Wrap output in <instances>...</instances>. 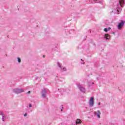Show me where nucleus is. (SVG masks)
I'll list each match as a JSON object with an SVG mask.
<instances>
[{"mask_svg": "<svg viewBox=\"0 0 125 125\" xmlns=\"http://www.w3.org/2000/svg\"><path fill=\"white\" fill-rule=\"evenodd\" d=\"M104 39H105V40H109L110 36H109V35H108V34H105L104 35Z\"/></svg>", "mask_w": 125, "mask_h": 125, "instance_id": "9d476101", "label": "nucleus"}, {"mask_svg": "<svg viewBox=\"0 0 125 125\" xmlns=\"http://www.w3.org/2000/svg\"><path fill=\"white\" fill-rule=\"evenodd\" d=\"M77 87H78L81 92H85V88L83 87L80 84H77Z\"/></svg>", "mask_w": 125, "mask_h": 125, "instance_id": "20e7f679", "label": "nucleus"}, {"mask_svg": "<svg viewBox=\"0 0 125 125\" xmlns=\"http://www.w3.org/2000/svg\"><path fill=\"white\" fill-rule=\"evenodd\" d=\"M125 23V21L122 20L121 21V22H119L117 25V28L118 30H121L123 28V27H124Z\"/></svg>", "mask_w": 125, "mask_h": 125, "instance_id": "f257e3e1", "label": "nucleus"}, {"mask_svg": "<svg viewBox=\"0 0 125 125\" xmlns=\"http://www.w3.org/2000/svg\"><path fill=\"white\" fill-rule=\"evenodd\" d=\"M92 83V84H93L94 83Z\"/></svg>", "mask_w": 125, "mask_h": 125, "instance_id": "5701e85b", "label": "nucleus"}, {"mask_svg": "<svg viewBox=\"0 0 125 125\" xmlns=\"http://www.w3.org/2000/svg\"><path fill=\"white\" fill-rule=\"evenodd\" d=\"M46 93H47V92H46V90L45 89L42 90V97L43 98H46Z\"/></svg>", "mask_w": 125, "mask_h": 125, "instance_id": "423d86ee", "label": "nucleus"}, {"mask_svg": "<svg viewBox=\"0 0 125 125\" xmlns=\"http://www.w3.org/2000/svg\"><path fill=\"white\" fill-rule=\"evenodd\" d=\"M125 3V0H119V4L120 6L123 7V4Z\"/></svg>", "mask_w": 125, "mask_h": 125, "instance_id": "6e6552de", "label": "nucleus"}, {"mask_svg": "<svg viewBox=\"0 0 125 125\" xmlns=\"http://www.w3.org/2000/svg\"><path fill=\"white\" fill-rule=\"evenodd\" d=\"M79 124H82V120L77 119L76 121H75V125H79Z\"/></svg>", "mask_w": 125, "mask_h": 125, "instance_id": "1a4fd4ad", "label": "nucleus"}, {"mask_svg": "<svg viewBox=\"0 0 125 125\" xmlns=\"http://www.w3.org/2000/svg\"><path fill=\"white\" fill-rule=\"evenodd\" d=\"M94 115H96V116H97V117H98V118L99 119H100V115L101 114V113H100V111L99 110L97 111V112H95L94 113Z\"/></svg>", "mask_w": 125, "mask_h": 125, "instance_id": "0eeeda50", "label": "nucleus"}, {"mask_svg": "<svg viewBox=\"0 0 125 125\" xmlns=\"http://www.w3.org/2000/svg\"><path fill=\"white\" fill-rule=\"evenodd\" d=\"M32 104H29V108H32Z\"/></svg>", "mask_w": 125, "mask_h": 125, "instance_id": "f3484780", "label": "nucleus"}, {"mask_svg": "<svg viewBox=\"0 0 125 125\" xmlns=\"http://www.w3.org/2000/svg\"><path fill=\"white\" fill-rule=\"evenodd\" d=\"M18 62H19V63H20V62H21V59H20V58H18Z\"/></svg>", "mask_w": 125, "mask_h": 125, "instance_id": "4468645a", "label": "nucleus"}, {"mask_svg": "<svg viewBox=\"0 0 125 125\" xmlns=\"http://www.w3.org/2000/svg\"><path fill=\"white\" fill-rule=\"evenodd\" d=\"M28 112H32V110H28Z\"/></svg>", "mask_w": 125, "mask_h": 125, "instance_id": "aec40b11", "label": "nucleus"}, {"mask_svg": "<svg viewBox=\"0 0 125 125\" xmlns=\"http://www.w3.org/2000/svg\"><path fill=\"white\" fill-rule=\"evenodd\" d=\"M89 107H93L94 105V101H93V97H91L89 101Z\"/></svg>", "mask_w": 125, "mask_h": 125, "instance_id": "39448f33", "label": "nucleus"}, {"mask_svg": "<svg viewBox=\"0 0 125 125\" xmlns=\"http://www.w3.org/2000/svg\"><path fill=\"white\" fill-rule=\"evenodd\" d=\"M81 61H83V60H82V59H81Z\"/></svg>", "mask_w": 125, "mask_h": 125, "instance_id": "393cba45", "label": "nucleus"}, {"mask_svg": "<svg viewBox=\"0 0 125 125\" xmlns=\"http://www.w3.org/2000/svg\"><path fill=\"white\" fill-rule=\"evenodd\" d=\"M14 92L16 93L17 94H19V93H22V92H24V89L22 88L21 89H14L13 90Z\"/></svg>", "mask_w": 125, "mask_h": 125, "instance_id": "7ed1b4c3", "label": "nucleus"}, {"mask_svg": "<svg viewBox=\"0 0 125 125\" xmlns=\"http://www.w3.org/2000/svg\"><path fill=\"white\" fill-rule=\"evenodd\" d=\"M0 115L2 116V120L3 122L5 121V119H4V115H3V113L2 112L0 113Z\"/></svg>", "mask_w": 125, "mask_h": 125, "instance_id": "9b49d317", "label": "nucleus"}, {"mask_svg": "<svg viewBox=\"0 0 125 125\" xmlns=\"http://www.w3.org/2000/svg\"><path fill=\"white\" fill-rule=\"evenodd\" d=\"M110 30V27H108V28H104V32H108V31H109Z\"/></svg>", "mask_w": 125, "mask_h": 125, "instance_id": "ddd939ff", "label": "nucleus"}, {"mask_svg": "<svg viewBox=\"0 0 125 125\" xmlns=\"http://www.w3.org/2000/svg\"><path fill=\"white\" fill-rule=\"evenodd\" d=\"M90 1L92 2V3H96L98 1V0H91Z\"/></svg>", "mask_w": 125, "mask_h": 125, "instance_id": "f8f14e48", "label": "nucleus"}, {"mask_svg": "<svg viewBox=\"0 0 125 125\" xmlns=\"http://www.w3.org/2000/svg\"><path fill=\"white\" fill-rule=\"evenodd\" d=\"M27 93L28 94H29V93H31V91H29Z\"/></svg>", "mask_w": 125, "mask_h": 125, "instance_id": "6ab92c4d", "label": "nucleus"}, {"mask_svg": "<svg viewBox=\"0 0 125 125\" xmlns=\"http://www.w3.org/2000/svg\"><path fill=\"white\" fill-rule=\"evenodd\" d=\"M113 34H114V35H115V33L114 32H113Z\"/></svg>", "mask_w": 125, "mask_h": 125, "instance_id": "b1692460", "label": "nucleus"}, {"mask_svg": "<svg viewBox=\"0 0 125 125\" xmlns=\"http://www.w3.org/2000/svg\"><path fill=\"white\" fill-rule=\"evenodd\" d=\"M120 10H121V9H117V12H120Z\"/></svg>", "mask_w": 125, "mask_h": 125, "instance_id": "2eb2a0df", "label": "nucleus"}, {"mask_svg": "<svg viewBox=\"0 0 125 125\" xmlns=\"http://www.w3.org/2000/svg\"><path fill=\"white\" fill-rule=\"evenodd\" d=\"M82 64H84V62H82Z\"/></svg>", "mask_w": 125, "mask_h": 125, "instance_id": "4be33fe9", "label": "nucleus"}, {"mask_svg": "<svg viewBox=\"0 0 125 125\" xmlns=\"http://www.w3.org/2000/svg\"><path fill=\"white\" fill-rule=\"evenodd\" d=\"M57 64L59 68V70H60L61 72H65L67 71V69H66L65 67H62V66H61V65L60 64L59 62H57Z\"/></svg>", "mask_w": 125, "mask_h": 125, "instance_id": "f03ea898", "label": "nucleus"}, {"mask_svg": "<svg viewBox=\"0 0 125 125\" xmlns=\"http://www.w3.org/2000/svg\"><path fill=\"white\" fill-rule=\"evenodd\" d=\"M27 115V114L25 113V114H24L23 116H24V117H26Z\"/></svg>", "mask_w": 125, "mask_h": 125, "instance_id": "a211bd4d", "label": "nucleus"}, {"mask_svg": "<svg viewBox=\"0 0 125 125\" xmlns=\"http://www.w3.org/2000/svg\"><path fill=\"white\" fill-rule=\"evenodd\" d=\"M98 105H100V103H98Z\"/></svg>", "mask_w": 125, "mask_h": 125, "instance_id": "412c9836", "label": "nucleus"}, {"mask_svg": "<svg viewBox=\"0 0 125 125\" xmlns=\"http://www.w3.org/2000/svg\"><path fill=\"white\" fill-rule=\"evenodd\" d=\"M63 106H62L61 108V111H63Z\"/></svg>", "mask_w": 125, "mask_h": 125, "instance_id": "dca6fc26", "label": "nucleus"}, {"mask_svg": "<svg viewBox=\"0 0 125 125\" xmlns=\"http://www.w3.org/2000/svg\"><path fill=\"white\" fill-rule=\"evenodd\" d=\"M7 37L8 38V36H7Z\"/></svg>", "mask_w": 125, "mask_h": 125, "instance_id": "bb28decb", "label": "nucleus"}, {"mask_svg": "<svg viewBox=\"0 0 125 125\" xmlns=\"http://www.w3.org/2000/svg\"><path fill=\"white\" fill-rule=\"evenodd\" d=\"M45 56H43V57H44Z\"/></svg>", "mask_w": 125, "mask_h": 125, "instance_id": "a878e982", "label": "nucleus"}]
</instances>
